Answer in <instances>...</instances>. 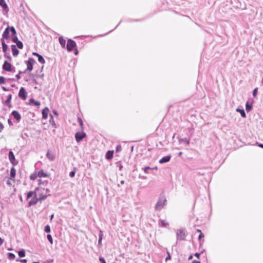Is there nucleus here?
Here are the masks:
<instances>
[{
    "mask_svg": "<svg viewBox=\"0 0 263 263\" xmlns=\"http://www.w3.org/2000/svg\"><path fill=\"white\" fill-rule=\"evenodd\" d=\"M78 120L79 123L80 125L81 126H83V121H82V120L81 119V118H79H79H78Z\"/></svg>",
    "mask_w": 263,
    "mask_h": 263,
    "instance_id": "obj_48",
    "label": "nucleus"
},
{
    "mask_svg": "<svg viewBox=\"0 0 263 263\" xmlns=\"http://www.w3.org/2000/svg\"><path fill=\"white\" fill-rule=\"evenodd\" d=\"M86 136V134L84 132H77L75 134V138L77 142L81 141Z\"/></svg>",
    "mask_w": 263,
    "mask_h": 263,
    "instance_id": "obj_6",
    "label": "nucleus"
},
{
    "mask_svg": "<svg viewBox=\"0 0 263 263\" xmlns=\"http://www.w3.org/2000/svg\"><path fill=\"white\" fill-rule=\"evenodd\" d=\"M49 122L50 124H51L53 126H54L55 125V122L53 120V116L51 115H50V119L49 120Z\"/></svg>",
    "mask_w": 263,
    "mask_h": 263,
    "instance_id": "obj_40",
    "label": "nucleus"
},
{
    "mask_svg": "<svg viewBox=\"0 0 263 263\" xmlns=\"http://www.w3.org/2000/svg\"><path fill=\"white\" fill-rule=\"evenodd\" d=\"M11 49L13 55L14 57H16L18 54L20 52L16 48V46L15 45H12Z\"/></svg>",
    "mask_w": 263,
    "mask_h": 263,
    "instance_id": "obj_16",
    "label": "nucleus"
},
{
    "mask_svg": "<svg viewBox=\"0 0 263 263\" xmlns=\"http://www.w3.org/2000/svg\"><path fill=\"white\" fill-rule=\"evenodd\" d=\"M9 30H10V31H11L12 36L15 35L16 34V31L14 27H13V26L9 27Z\"/></svg>",
    "mask_w": 263,
    "mask_h": 263,
    "instance_id": "obj_31",
    "label": "nucleus"
},
{
    "mask_svg": "<svg viewBox=\"0 0 263 263\" xmlns=\"http://www.w3.org/2000/svg\"><path fill=\"white\" fill-rule=\"evenodd\" d=\"M40 190H41V191H44L45 190H44V189H40V188H39V187H36V188L35 189V192H33V191H30V192H29L27 193V199H29V198H30L32 197V196H33V197H34V196H35V197L37 196L38 192H39V191H40Z\"/></svg>",
    "mask_w": 263,
    "mask_h": 263,
    "instance_id": "obj_7",
    "label": "nucleus"
},
{
    "mask_svg": "<svg viewBox=\"0 0 263 263\" xmlns=\"http://www.w3.org/2000/svg\"><path fill=\"white\" fill-rule=\"evenodd\" d=\"M11 115L13 116L14 118L17 121H20L21 119V116L20 114L16 110H13L11 112Z\"/></svg>",
    "mask_w": 263,
    "mask_h": 263,
    "instance_id": "obj_11",
    "label": "nucleus"
},
{
    "mask_svg": "<svg viewBox=\"0 0 263 263\" xmlns=\"http://www.w3.org/2000/svg\"><path fill=\"white\" fill-rule=\"evenodd\" d=\"M124 183V180H121L120 181V184L122 185Z\"/></svg>",
    "mask_w": 263,
    "mask_h": 263,
    "instance_id": "obj_64",
    "label": "nucleus"
},
{
    "mask_svg": "<svg viewBox=\"0 0 263 263\" xmlns=\"http://www.w3.org/2000/svg\"><path fill=\"white\" fill-rule=\"evenodd\" d=\"M3 70L9 72H14V67H13L12 65L8 61H5L3 65Z\"/></svg>",
    "mask_w": 263,
    "mask_h": 263,
    "instance_id": "obj_4",
    "label": "nucleus"
},
{
    "mask_svg": "<svg viewBox=\"0 0 263 263\" xmlns=\"http://www.w3.org/2000/svg\"><path fill=\"white\" fill-rule=\"evenodd\" d=\"M37 175L38 177H39L40 178L47 177L49 176V175L47 173L44 172V171L43 170H41L38 172Z\"/></svg>",
    "mask_w": 263,
    "mask_h": 263,
    "instance_id": "obj_20",
    "label": "nucleus"
},
{
    "mask_svg": "<svg viewBox=\"0 0 263 263\" xmlns=\"http://www.w3.org/2000/svg\"><path fill=\"white\" fill-rule=\"evenodd\" d=\"M78 53V50L76 49V50H75V51H74V54H75L76 55H77Z\"/></svg>",
    "mask_w": 263,
    "mask_h": 263,
    "instance_id": "obj_63",
    "label": "nucleus"
},
{
    "mask_svg": "<svg viewBox=\"0 0 263 263\" xmlns=\"http://www.w3.org/2000/svg\"><path fill=\"white\" fill-rule=\"evenodd\" d=\"M75 174H76V171L75 170L74 171H72L71 172H70L69 173V176L71 177V178H72L75 175Z\"/></svg>",
    "mask_w": 263,
    "mask_h": 263,
    "instance_id": "obj_45",
    "label": "nucleus"
},
{
    "mask_svg": "<svg viewBox=\"0 0 263 263\" xmlns=\"http://www.w3.org/2000/svg\"><path fill=\"white\" fill-rule=\"evenodd\" d=\"M39 195V196L38 197V200L39 201H42L43 200H45L47 198V197L49 195V194H48V195H46V194L44 195L43 193H41V194H39L38 193L37 195Z\"/></svg>",
    "mask_w": 263,
    "mask_h": 263,
    "instance_id": "obj_23",
    "label": "nucleus"
},
{
    "mask_svg": "<svg viewBox=\"0 0 263 263\" xmlns=\"http://www.w3.org/2000/svg\"><path fill=\"white\" fill-rule=\"evenodd\" d=\"M252 109V105H249L248 102L246 104V109L247 111H249Z\"/></svg>",
    "mask_w": 263,
    "mask_h": 263,
    "instance_id": "obj_36",
    "label": "nucleus"
},
{
    "mask_svg": "<svg viewBox=\"0 0 263 263\" xmlns=\"http://www.w3.org/2000/svg\"><path fill=\"white\" fill-rule=\"evenodd\" d=\"M5 83V78L3 76H1L0 77V84H4Z\"/></svg>",
    "mask_w": 263,
    "mask_h": 263,
    "instance_id": "obj_42",
    "label": "nucleus"
},
{
    "mask_svg": "<svg viewBox=\"0 0 263 263\" xmlns=\"http://www.w3.org/2000/svg\"><path fill=\"white\" fill-rule=\"evenodd\" d=\"M4 239L0 237V245H2L4 242Z\"/></svg>",
    "mask_w": 263,
    "mask_h": 263,
    "instance_id": "obj_57",
    "label": "nucleus"
},
{
    "mask_svg": "<svg viewBox=\"0 0 263 263\" xmlns=\"http://www.w3.org/2000/svg\"><path fill=\"white\" fill-rule=\"evenodd\" d=\"M257 92H258V88H255L253 90V96L254 97H256Z\"/></svg>",
    "mask_w": 263,
    "mask_h": 263,
    "instance_id": "obj_43",
    "label": "nucleus"
},
{
    "mask_svg": "<svg viewBox=\"0 0 263 263\" xmlns=\"http://www.w3.org/2000/svg\"><path fill=\"white\" fill-rule=\"evenodd\" d=\"M53 113H54V115H55L56 116H58V112H57V111H56V110H53Z\"/></svg>",
    "mask_w": 263,
    "mask_h": 263,
    "instance_id": "obj_62",
    "label": "nucleus"
},
{
    "mask_svg": "<svg viewBox=\"0 0 263 263\" xmlns=\"http://www.w3.org/2000/svg\"><path fill=\"white\" fill-rule=\"evenodd\" d=\"M193 263H201L200 261L196 260H194L193 261Z\"/></svg>",
    "mask_w": 263,
    "mask_h": 263,
    "instance_id": "obj_60",
    "label": "nucleus"
},
{
    "mask_svg": "<svg viewBox=\"0 0 263 263\" xmlns=\"http://www.w3.org/2000/svg\"><path fill=\"white\" fill-rule=\"evenodd\" d=\"M38 184H48V181H43L41 179H39Z\"/></svg>",
    "mask_w": 263,
    "mask_h": 263,
    "instance_id": "obj_44",
    "label": "nucleus"
},
{
    "mask_svg": "<svg viewBox=\"0 0 263 263\" xmlns=\"http://www.w3.org/2000/svg\"><path fill=\"white\" fill-rule=\"evenodd\" d=\"M99 260L101 263H106L105 259L103 257H100Z\"/></svg>",
    "mask_w": 263,
    "mask_h": 263,
    "instance_id": "obj_49",
    "label": "nucleus"
},
{
    "mask_svg": "<svg viewBox=\"0 0 263 263\" xmlns=\"http://www.w3.org/2000/svg\"><path fill=\"white\" fill-rule=\"evenodd\" d=\"M12 41L13 42L16 43L19 40H18V37H17V36L15 35H13L12 36Z\"/></svg>",
    "mask_w": 263,
    "mask_h": 263,
    "instance_id": "obj_41",
    "label": "nucleus"
},
{
    "mask_svg": "<svg viewBox=\"0 0 263 263\" xmlns=\"http://www.w3.org/2000/svg\"><path fill=\"white\" fill-rule=\"evenodd\" d=\"M49 111V110L48 107H45L42 110L43 119H46L47 118Z\"/></svg>",
    "mask_w": 263,
    "mask_h": 263,
    "instance_id": "obj_15",
    "label": "nucleus"
},
{
    "mask_svg": "<svg viewBox=\"0 0 263 263\" xmlns=\"http://www.w3.org/2000/svg\"><path fill=\"white\" fill-rule=\"evenodd\" d=\"M44 231L46 233L50 232V227L49 225H46L44 228Z\"/></svg>",
    "mask_w": 263,
    "mask_h": 263,
    "instance_id": "obj_38",
    "label": "nucleus"
},
{
    "mask_svg": "<svg viewBox=\"0 0 263 263\" xmlns=\"http://www.w3.org/2000/svg\"><path fill=\"white\" fill-rule=\"evenodd\" d=\"M18 254L20 257H23L25 256V251L24 249L20 250L18 252Z\"/></svg>",
    "mask_w": 263,
    "mask_h": 263,
    "instance_id": "obj_30",
    "label": "nucleus"
},
{
    "mask_svg": "<svg viewBox=\"0 0 263 263\" xmlns=\"http://www.w3.org/2000/svg\"><path fill=\"white\" fill-rule=\"evenodd\" d=\"M59 43L63 48H64L66 45V40L63 37L60 36L59 38Z\"/></svg>",
    "mask_w": 263,
    "mask_h": 263,
    "instance_id": "obj_24",
    "label": "nucleus"
},
{
    "mask_svg": "<svg viewBox=\"0 0 263 263\" xmlns=\"http://www.w3.org/2000/svg\"><path fill=\"white\" fill-rule=\"evenodd\" d=\"M16 46L18 48L22 49L23 47V44L21 41H18L16 43Z\"/></svg>",
    "mask_w": 263,
    "mask_h": 263,
    "instance_id": "obj_34",
    "label": "nucleus"
},
{
    "mask_svg": "<svg viewBox=\"0 0 263 263\" xmlns=\"http://www.w3.org/2000/svg\"><path fill=\"white\" fill-rule=\"evenodd\" d=\"M12 95L11 94H9L7 98V99L3 102V103L7 105L8 107L10 108L12 106L11 101L12 99Z\"/></svg>",
    "mask_w": 263,
    "mask_h": 263,
    "instance_id": "obj_10",
    "label": "nucleus"
},
{
    "mask_svg": "<svg viewBox=\"0 0 263 263\" xmlns=\"http://www.w3.org/2000/svg\"><path fill=\"white\" fill-rule=\"evenodd\" d=\"M121 149H122V148H121V145H117V147H116V152H120V151H121Z\"/></svg>",
    "mask_w": 263,
    "mask_h": 263,
    "instance_id": "obj_47",
    "label": "nucleus"
},
{
    "mask_svg": "<svg viewBox=\"0 0 263 263\" xmlns=\"http://www.w3.org/2000/svg\"><path fill=\"white\" fill-rule=\"evenodd\" d=\"M15 255L12 253H8V258L10 259V260H13L15 258Z\"/></svg>",
    "mask_w": 263,
    "mask_h": 263,
    "instance_id": "obj_35",
    "label": "nucleus"
},
{
    "mask_svg": "<svg viewBox=\"0 0 263 263\" xmlns=\"http://www.w3.org/2000/svg\"><path fill=\"white\" fill-rule=\"evenodd\" d=\"M15 174H16L15 169L14 167H12L10 170V173L11 179L14 178L15 176Z\"/></svg>",
    "mask_w": 263,
    "mask_h": 263,
    "instance_id": "obj_26",
    "label": "nucleus"
},
{
    "mask_svg": "<svg viewBox=\"0 0 263 263\" xmlns=\"http://www.w3.org/2000/svg\"><path fill=\"white\" fill-rule=\"evenodd\" d=\"M114 154L113 151H108L106 152L105 155V158L107 160H110L112 158Z\"/></svg>",
    "mask_w": 263,
    "mask_h": 263,
    "instance_id": "obj_19",
    "label": "nucleus"
},
{
    "mask_svg": "<svg viewBox=\"0 0 263 263\" xmlns=\"http://www.w3.org/2000/svg\"><path fill=\"white\" fill-rule=\"evenodd\" d=\"M142 169L143 170V171H144V172L145 173L148 174L149 173H148V171L150 170H152V168H151L149 166H146V167H145L144 168H142Z\"/></svg>",
    "mask_w": 263,
    "mask_h": 263,
    "instance_id": "obj_39",
    "label": "nucleus"
},
{
    "mask_svg": "<svg viewBox=\"0 0 263 263\" xmlns=\"http://www.w3.org/2000/svg\"><path fill=\"white\" fill-rule=\"evenodd\" d=\"M2 49L4 53H6L7 49H8V46L5 43L4 40L3 39H2Z\"/></svg>",
    "mask_w": 263,
    "mask_h": 263,
    "instance_id": "obj_22",
    "label": "nucleus"
},
{
    "mask_svg": "<svg viewBox=\"0 0 263 263\" xmlns=\"http://www.w3.org/2000/svg\"><path fill=\"white\" fill-rule=\"evenodd\" d=\"M203 237H204V235L202 233H200L199 237H198L199 240H200Z\"/></svg>",
    "mask_w": 263,
    "mask_h": 263,
    "instance_id": "obj_51",
    "label": "nucleus"
},
{
    "mask_svg": "<svg viewBox=\"0 0 263 263\" xmlns=\"http://www.w3.org/2000/svg\"><path fill=\"white\" fill-rule=\"evenodd\" d=\"M177 240H184L185 239L186 233L183 229L178 230L176 233Z\"/></svg>",
    "mask_w": 263,
    "mask_h": 263,
    "instance_id": "obj_3",
    "label": "nucleus"
},
{
    "mask_svg": "<svg viewBox=\"0 0 263 263\" xmlns=\"http://www.w3.org/2000/svg\"><path fill=\"white\" fill-rule=\"evenodd\" d=\"M38 177L37 173H34L32 174H31L30 176V179L32 180H34L36 179V178Z\"/></svg>",
    "mask_w": 263,
    "mask_h": 263,
    "instance_id": "obj_32",
    "label": "nucleus"
},
{
    "mask_svg": "<svg viewBox=\"0 0 263 263\" xmlns=\"http://www.w3.org/2000/svg\"><path fill=\"white\" fill-rule=\"evenodd\" d=\"M27 261V260L26 259H22L21 260V262H23V263H26Z\"/></svg>",
    "mask_w": 263,
    "mask_h": 263,
    "instance_id": "obj_56",
    "label": "nucleus"
},
{
    "mask_svg": "<svg viewBox=\"0 0 263 263\" xmlns=\"http://www.w3.org/2000/svg\"><path fill=\"white\" fill-rule=\"evenodd\" d=\"M159 221L163 227H166L168 225V223L166 222L165 220L160 219Z\"/></svg>",
    "mask_w": 263,
    "mask_h": 263,
    "instance_id": "obj_33",
    "label": "nucleus"
},
{
    "mask_svg": "<svg viewBox=\"0 0 263 263\" xmlns=\"http://www.w3.org/2000/svg\"><path fill=\"white\" fill-rule=\"evenodd\" d=\"M171 258V255L168 254V255H167V256L165 258V261H167V260H170Z\"/></svg>",
    "mask_w": 263,
    "mask_h": 263,
    "instance_id": "obj_52",
    "label": "nucleus"
},
{
    "mask_svg": "<svg viewBox=\"0 0 263 263\" xmlns=\"http://www.w3.org/2000/svg\"><path fill=\"white\" fill-rule=\"evenodd\" d=\"M22 72H23L22 71H19L18 73V74H17L16 75L15 77H16V79H17V80H19V79H21L20 74H21V73H22Z\"/></svg>",
    "mask_w": 263,
    "mask_h": 263,
    "instance_id": "obj_46",
    "label": "nucleus"
},
{
    "mask_svg": "<svg viewBox=\"0 0 263 263\" xmlns=\"http://www.w3.org/2000/svg\"><path fill=\"white\" fill-rule=\"evenodd\" d=\"M236 111L237 112H240L241 116L242 117H246V113H245V111L244 110V109H240V108H237L236 109Z\"/></svg>",
    "mask_w": 263,
    "mask_h": 263,
    "instance_id": "obj_27",
    "label": "nucleus"
},
{
    "mask_svg": "<svg viewBox=\"0 0 263 263\" xmlns=\"http://www.w3.org/2000/svg\"><path fill=\"white\" fill-rule=\"evenodd\" d=\"M103 237V233L101 231H100V233L99 234V240H98V245L101 246L102 244V240Z\"/></svg>",
    "mask_w": 263,
    "mask_h": 263,
    "instance_id": "obj_28",
    "label": "nucleus"
},
{
    "mask_svg": "<svg viewBox=\"0 0 263 263\" xmlns=\"http://www.w3.org/2000/svg\"><path fill=\"white\" fill-rule=\"evenodd\" d=\"M76 46V43L73 40L71 39L68 40L66 48L68 51H72Z\"/></svg>",
    "mask_w": 263,
    "mask_h": 263,
    "instance_id": "obj_5",
    "label": "nucleus"
},
{
    "mask_svg": "<svg viewBox=\"0 0 263 263\" xmlns=\"http://www.w3.org/2000/svg\"><path fill=\"white\" fill-rule=\"evenodd\" d=\"M32 54H33V55H35V56H36V57H38V56L40 55V54H39V53H37V52H33V53H32Z\"/></svg>",
    "mask_w": 263,
    "mask_h": 263,
    "instance_id": "obj_58",
    "label": "nucleus"
},
{
    "mask_svg": "<svg viewBox=\"0 0 263 263\" xmlns=\"http://www.w3.org/2000/svg\"><path fill=\"white\" fill-rule=\"evenodd\" d=\"M0 6L3 8L4 10H8V7L6 4L5 0H0Z\"/></svg>",
    "mask_w": 263,
    "mask_h": 263,
    "instance_id": "obj_25",
    "label": "nucleus"
},
{
    "mask_svg": "<svg viewBox=\"0 0 263 263\" xmlns=\"http://www.w3.org/2000/svg\"><path fill=\"white\" fill-rule=\"evenodd\" d=\"M47 238L48 240V241L50 242L51 244L53 243V239L52 236L50 234H48L47 235Z\"/></svg>",
    "mask_w": 263,
    "mask_h": 263,
    "instance_id": "obj_37",
    "label": "nucleus"
},
{
    "mask_svg": "<svg viewBox=\"0 0 263 263\" xmlns=\"http://www.w3.org/2000/svg\"><path fill=\"white\" fill-rule=\"evenodd\" d=\"M46 157L51 161H53L55 159L54 154L49 151L47 152Z\"/></svg>",
    "mask_w": 263,
    "mask_h": 263,
    "instance_id": "obj_18",
    "label": "nucleus"
},
{
    "mask_svg": "<svg viewBox=\"0 0 263 263\" xmlns=\"http://www.w3.org/2000/svg\"><path fill=\"white\" fill-rule=\"evenodd\" d=\"M178 142L180 144H181L182 143L184 142L185 143L187 146H189L190 144V138H178Z\"/></svg>",
    "mask_w": 263,
    "mask_h": 263,
    "instance_id": "obj_12",
    "label": "nucleus"
},
{
    "mask_svg": "<svg viewBox=\"0 0 263 263\" xmlns=\"http://www.w3.org/2000/svg\"><path fill=\"white\" fill-rule=\"evenodd\" d=\"M200 253H196L195 254H194V256L195 257H196L197 258H199V257H200Z\"/></svg>",
    "mask_w": 263,
    "mask_h": 263,
    "instance_id": "obj_54",
    "label": "nucleus"
},
{
    "mask_svg": "<svg viewBox=\"0 0 263 263\" xmlns=\"http://www.w3.org/2000/svg\"><path fill=\"white\" fill-rule=\"evenodd\" d=\"M29 104L30 105H35L36 106H39L40 105L41 103L39 101H35L34 99L33 98H31L30 100H29Z\"/></svg>",
    "mask_w": 263,
    "mask_h": 263,
    "instance_id": "obj_21",
    "label": "nucleus"
},
{
    "mask_svg": "<svg viewBox=\"0 0 263 263\" xmlns=\"http://www.w3.org/2000/svg\"><path fill=\"white\" fill-rule=\"evenodd\" d=\"M258 146L261 148H263V144H261V143H259L258 144Z\"/></svg>",
    "mask_w": 263,
    "mask_h": 263,
    "instance_id": "obj_61",
    "label": "nucleus"
},
{
    "mask_svg": "<svg viewBox=\"0 0 263 263\" xmlns=\"http://www.w3.org/2000/svg\"><path fill=\"white\" fill-rule=\"evenodd\" d=\"M4 128L3 124L0 122V132H1Z\"/></svg>",
    "mask_w": 263,
    "mask_h": 263,
    "instance_id": "obj_50",
    "label": "nucleus"
},
{
    "mask_svg": "<svg viewBox=\"0 0 263 263\" xmlns=\"http://www.w3.org/2000/svg\"><path fill=\"white\" fill-rule=\"evenodd\" d=\"M166 199L164 197H160L155 205L156 211H160L166 204Z\"/></svg>",
    "mask_w": 263,
    "mask_h": 263,
    "instance_id": "obj_1",
    "label": "nucleus"
},
{
    "mask_svg": "<svg viewBox=\"0 0 263 263\" xmlns=\"http://www.w3.org/2000/svg\"><path fill=\"white\" fill-rule=\"evenodd\" d=\"M2 89H3V90H4V91H8V90H9V89H8L6 88L5 87H4V86H3V87H2Z\"/></svg>",
    "mask_w": 263,
    "mask_h": 263,
    "instance_id": "obj_59",
    "label": "nucleus"
},
{
    "mask_svg": "<svg viewBox=\"0 0 263 263\" xmlns=\"http://www.w3.org/2000/svg\"><path fill=\"white\" fill-rule=\"evenodd\" d=\"M5 57L9 59L10 60H11V57L10 55H7L6 53H5Z\"/></svg>",
    "mask_w": 263,
    "mask_h": 263,
    "instance_id": "obj_53",
    "label": "nucleus"
},
{
    "mask_svg": "<svg viewBox=\"0 0 263 263\" xmlns=\"http://www.w3.org/2000/svg\"><path fill=\"white\" fill-rule=\"evenodd\" d=\"M35 62V60L32 58H29L28 61H25L27 67L23 72H25L26 71H31L33 69V66Z\"/></svg>",
    "mask_w": 263,
    "mask_h": 263,
    "instance_id": "obj_2",
    "label": "nucleus"
},
{
    "mask_svg": "<svg viewBox=\"0 0 263 263\" xmlns=\"http://www.w3.org/2000/svg\"><path fill=\"white\" fill-rule=\"evenodd\" d=\"M38 61L41 63V64H44L45 63V61L44 59V58L43 57L42 55H39L38 57Z\"/></svg>",
    "mask_w": 263,
    "mask_h": 263,
    "instance_id": "obj_29",
    "label": "nucleus"
},
{
    "mask_svg": "<svg viewBox=\"0 0 263 263\" xmlns=\"http://www.w3.org/2000/svg\"><path fill=\"white\" fill-rule=\"evenodd\" d=\"M171 158V155L166 156L165 157H163L159 160V163L161 164H162V163L168 162L170 161Z\"/></svg>",
    "mask_w": 263,
    "mask_h": 263,
    "instance_id": "obj_14",
    "label": "nucleus"
},
{
    "mask_svg": "<svg viewBox=\"0 0 263 263\" xmlns=\"http://www.w3.org/2000/svg\"><path fill=\"white\" fill-rule=\"evenodd\" d=\"M39 201L38 200V197H33L32 199L29 202H28V206H30L33 205H35L37 203V201Z\"/></svg>",
    "mask_w": 263,
    "mask_h": 263,
    "instance_id": "obj_17",
    "label": "nucleus"
},
{
    "mask_svg": "<svg viewBox=\"0 0 263 263\" xmlns=\"http://www.w3.org/2000/svg\"><path fill=\"white\" fill-rule=\"evenodd\" d=\"M18 96L24 100L27 98V92L24 87H21L18 92Z\"/></svg>",
    "mask_w": 263,
    "mask_h": 263,
    "instance_id": "obj_9",
    "label": "nucleus"
},
{
    "mask_svg": "<svg viewBox=\"0 0 263 263\" xmlns=\"http://www.w3.org/2000/svg\"><path fill=\"white\" fill-rule=\"evenodd\" d=\"M8 157L10 162L13 165H16L18 163L16 160L14 155L12 151H9L8 154Z\"/></svg>",
    "mask_w": 263,
    "mask_h": 263,
    "instance_id": "obj_8",
    "label": "nucleus"
},
{
    "mask_svg": "<svg viewBox=\"0 0 263 263\" xmlns=\"http://www.w3.org/2000/svg\"><path fill=\"white\" fill-rule=\"evenodd\" d=\"M8 124H9L10 125H13V123H12V121H11V119H9L8 120Z\"/></svg>",
    "mask_w": 263,
    "mask_h": 263,
    "instance_id": "obj_55",
    "label": "nucleus"
},
{
    "mask_svg": "<svg viewBox=\"0 0 263 263\" xmlns=\"http://www.w3.org/2000/svg\"><path fill=\"white\" fill-rule=\"evenodd\" d=\"M10 34V30H9V27H7L5 30H4L3 33V38L5 39H8L10 37L9 35Z\"/></svg>",
    "mask_w": 263,
    "mask_h": 263,
    "instance_id": "obj_13",
    "label": "nucleus"
}]
</instances>
